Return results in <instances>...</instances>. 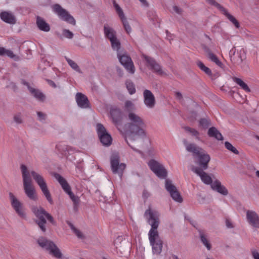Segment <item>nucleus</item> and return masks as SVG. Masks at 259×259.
<instances>
[{"label":"nucleus","mask_w":259,"mask_h":259,"mask_svg":"<svg viewBox=\"0 0 259 259\" xmlns=\"http://www.w3.org/2000/svg\"><path fill=\"white\" fill-rule=\"evenodd\" d=\"M20 168L23 179L24 190L26 196L30 200L33 201H36L37 199V194L33 185L32 180L31 178V176L39 187L48 202L50 204H53V201L44 178L34 170L29 171L26 166L24 164H22Z\"/></svg>","instance_id":"obj_1"},{"label":"nucleus","mask_w":259,"mask_h":259,"mask_svg":"<svg viewBox=\"0 0 259 259\" xmlns=\"http://www.w3.org/2000/svg\"><path fill=\"white\" fill-rule=\"evenodd\" d=\"M144 218L147 223L151 226L149 231L148 237L153 253L159 255L162 251V241L159 238L157 228L159 225V214L150 207L144 213Z\"/></svg>","instance_id":"obj_2"},{"label":"nucleus","mask_w":259,"mask_h":259,"mask_svg":"<svg viewBox=\"0 0 259 259\" xmlns=\"http://www.w3.org/2000/svg\"><path fill=\"white\" fill-rule=\"evenodd\" d=\"M128 119L131 123L128 125V131L125 133V138L127 144L135 151L143 155L141 151L135 149L129 143L130 141L136 140L138 137L145 135L143 127L144 123L142 119L134 113H129Z\"/></svg>","instance_id":"obj_3"},{"label":"nucleus","mask_w":259,"mask_h":259,"mask_svg":"<svg viewBox=\"0 0 259 259\" xmlns=\"http://www.w3.org/2000/svg\"><path fill=\"white\" fill-rule=\"evenodd\" d=\"M167 171L163 167V179H164V187L172 199L179 203L183 202V198L173 181L167 178Z\"/></svg>","instance_id":"obj_4"},{"label":"nucleus","mask_w":259,"mask_h":259,"mask_svg":"<svg viewBox=\"0 0 259 259\" xmlns=\"http://www.w3.org/2000/svg\"><path fill=\"white\" fill-rule=\"evenodd\" d=\"M31 210L36 217L38 219L37 224L43 231H46L45 225L46 224V219L52 224H54L55 222L53 217L45 210L40 206H32Z\"/></svg>","instance_id":"obj_5"},{"label":"nucleus","mask_w":259,"mask_h":259,"mask_svg":"<svg viewBox=\"0 0 259 259\" xmlns=\"http://www.w3.org/2000/svg\"><path fill=\"white\" fill-rule=\"evenodd\" d=\"M54 177L60 183L64 191L68 194L73 203L74 209H77L80 201L79 198L72 192L69 185L63 177L58 174H55Z\"/></svg>","instance_id":"obj_6"},{"label":"nucleus","mask_w":259,"mask_h":259,"mask_svg":"<svg viewBox=\"0 0 259 259\" xmlns=\"http://www.w3.org/2000/svg\"><path fill=\"white\" fill-rule=\"evenodd\" d=\"M38 244L43 248L49 251V253L57 258L62 257V253L58 247L51 241L41 237L38 239Z\"/></svg>","instance_id":"obj_7"},{"label":"nucleus","mask_w":259,"mask_h":259,"mask_svg":"<svg viewBox=\"0 0 259 259\" xmlns=\"http://www.w3.org/2000/svg\"><path fill=\"white\" fill-rule=\"evenodd\" d=\"M104 30L105 35L110 40L112 49L118 51L120 47V43L116 37L115 30L108 24L104 25Z\"/></svg>","instance_id":"obj_8"},{"label":"nucleus","mask_w":259,"mask_h":259,"mask_svg":"<svg viewBox=\"0 0 259 259\" xmlns=\"http://www.w3.org/2000/svg\"><path fill=\"white\" fill-rule=\"evenodd\" d=\"M11 204L19 217L25 218L26 212L23 203L11 192L9 193Z\"/></svg>","instance_id":"obj_9"},{"label":"nucleus","mask_w":259,"mask_h":259,"mask_svg":"<svg viewBox=\"0 0 259 259\" xmlns=\"http://www.w3.org/2000/svg\"><path fill=\"white\" fill-rule=\"evenodd\" d=\"M52 8L53 11L58 15L61 20L72 25L75 24L74 18L66 10L62 8L60 5L55 4L52 6Z\"/></svg>","instance_id":"obj_10"},{"label":"nucleus","mask_w":259,"mask_h":259,"mask_svg":"<svg viewBox=\"0 0 259 259\" xmlns=\"http://www.w3.org/2000/svg\"><path fill=\"white\" fill-rule=\"evenodd\" d=\"M97 131L100 140L103 145L107 146L110 145L112 143V139L110 135L107 132L106 128L102 124H97Z\"/></svg>","instance_id":"obj_11"},{"label":"nucleus","mask_w":259,"mask_h":259,"mask_svg":"<svg viewBox=\"0 0 259 259\" xmlns=\"http://www.w3.org/2000/svg\"><path fill=\"white\" fill-rule=\"evenodd\" d=\"M117 56L120 63L124 67L126 70L129 73L134 74L135 69L131 57L126 54L120 55L119 52H117Z\"/></svg>","instance_id":"obj_12"},{"label":"nucleus","mask_w":259,"mask_h":259,"mask_svg":"<svg viewBox=\"0 0 259 259\" xmlns=\"http://www.w3.org/2000/svg\"><path fill=\"white\" fill-rule=\"evenodd\" d=\"M119 157L118 154H113L112 155L110 159L111 169L114 173H118L120 177H121L123 170L125 168V164L124 163L119 164Z\"/></svg>","instance_id":"obj_13"},{"label":"nucleus","mask_w":259,"mask_h":259,"mask_svg":"<svg viewBox=\"0 0 259 259\" xmlns=\"http://www.w3.org/2000/svg\"><path fill=\"white\" fill-rule=\"evenodd\" d=\"M246 220L248 224L253 228L259 229V215L257 213L251 210H247L246 212Z\"/></svg>","instance_id":"obj_14"},{"label":"nucleus","mask_w":259,"mask_h":259,"mask_svg":"<svg viewBox=\"0 0 259 259\" xmlns=\"http://www.w3.org/2000/svg\"><path fill=\"white\" fill-rule=\"evenodd\" d=\"M191 170L198 175L200 177L201 181L205 184L211 185L213 183L211 177L209 176L208 174L204 171V169L192 165L191 166Z\"/></svg>","instance_id":"obj_15"},{"label":"nucleus","mask_w":259,"mask_h":259,"mask_svg":"<svg viewBox=\"0 0 259 259\" xmlns=\"http://www.w3.org/2000/svg\"><path fill=\"white\" fill-rule=\"evenodd\" d=\"M113 5L116 10V13H117L119 17L120 18L121 21H122V24L124 26V28L127 33H130L131 31V28L128 24V22L126 20L125 17L124 16V14L122 9L119 7V6L116 3L115 1L113 2Z\"/></svg>","instance_id":"obj_16"},{"label":"nucleus","mask_w":259,"mask_h":259,"mask_svg":"<svg viewBox=\"0 0 259 259\" xmlns=\"http://www.w3.org/2000/svg\"><path fill=\"white\" fill-rule=\"evenodd\" d=\"M110 114L113 123L118 128L122 117L121 111L116 107H113L110 109Z\"/></svg>","instance_id":"obj_17"},{"label":"nucleus","mask_w":259,"mask_h":259,"mask_svg":"<svg viewBox=\"0 0 259 259\" xmlns=\"http://www.w3.org/2000/svg\"><path fill=\"white\" fill-rule=\"evenodd\" d=\"M183 143L186 146L187 150L192 153L193 156L196 158L204 151L203 149L194 144L189 143L186 139L183 140Z\"/></svg>","instance_id":"obj_18"},{"label":"nucleus","mask_w":259,"mask_h":259,"mask_svg":"<svg viewBox=\"0 0 259 259\" xmlns=\"http://www.w3.org/2000/svg\"><path fill=\"white\" fill-rule=\"evenodd\" d=\"M143 96L145 105L149 108H153L155 104V100L152 92L148 90H145L143 92Z\"/></svg>","instance_id":"obj_19"},{"label":"nucleus","mask_w":259,"mask_h":259,"mask_svg":"<svg viewBox=\"0 0 259 259\" xmlns=\"http://www.w3.org/2000/svg\"><path fill=\"white\" fill-rule=\"evenodd\" d=\"M197 163L203 169H206L208 168V164L210 160V156L205 151L203 152L197 157Z\"/></svg>","instance_id":"obj_20"},{"label":"nucleus","mask_w":259,"mask_h":259,"mask_svg":"<svg viewBox=\"0 0 259 259\" xmlns=\"http://www.w3.org/2000/svg\"><path fill=\"white\" fill-rule=\"evenodd\" d=\"M148 165L150 169L159 178H162V165L157 161L151 159Z\"/></svg>","instance_id":"obj_21"},{"label":"nucleus","mask_w":259,"mask_h":259,"mask_svg":"<svg viewBox=\"0 0 259 259\" xmlns=\"http://www.w3.org/2000/svg\"><path fill=\"white\" fill-rule=\"evenodd\" d=\"M143 58L145 59L147 66L151 69L156 72H160L161 71L160 66L151 57L147 56L145 55H142Z\"/></svg>","instance_id":"obj_22"},{"label":"nucleus","mask_w":259,"mask_h":259,"mask_svg":"<svg viewBox=\"0 0 259 259\" xmlns=\"http://www.w3.org/2000/svg\"><path fill=\"white\" fill-rule=\"evenodd\" d=\"M75 99L78 106L80 108H86L89 107V101L84 95L80 93H77Z\"/></svg>","instance_id":"obj_23"},{"label":"nucleus","mask_w":259,"mask_h":259,"mask_svg":"<svg viewBox=\"0 0 259 259\" xmlns=\"http://www.w3.org/2000/svg\"><path fill=\"white\" fill-rule=\"evenodd\" d=\"M0 18L3 21L9 24H13L16 23L15 16L10 12H2L0 13Z\"/></svg>","instance_id":"obj_24"},{"label":"nucleus","mask_w":259,"mask_h":259,"mask_svg":"<svg viewBox=\"0 0 259 259\" xmlns=\"http://www.w3.org/2000/svg\"><path fill=\"white\" fill-rule=\"evenodd\" d=\"M211 188L223 195H227L228 194V190L218 180H215L211 185Z\"/></svg>","instance_id":"obj_25"},{"label":"nucleus","mask_w":259,"mask_h":259,"mask_svg":"<svg viewBox=\"0 0 259 259\" xmlns=\"http://www.w3.org/2000/svg\"><path fill=\"white\" fill-rule=\"evenodd\" d=\"M22 83L24 84L27 86L28 90H29L30 92L31 93V94L37 100L43 101L45 99V95L40 92L39 91L36 90L35 89H33L30 87L28 84V83L24 81H23Z\"/></svg>","instance_id":"obj_26"},{"label":"nucleus","mask_w":259,"mask_h":259,"mask_svg":"<svg viewBox=\"0 0 259 259\" xmlns=\"http://www.w3.org/2000/svg\"><path fill=\"white\" fill-rule=\"evenodd\" d=\"M36 24L38 28L42 31L48 32L50 30L49 25L40 17H37Z\"/></svg>","instance_id":"obj_27"},{"label":"nucleus","mask_w":259,"mask_h":259,"mask_svg":"<svg viewBox=\"0 0 259 259\" xmlns=\"http://www.w3.org/2000/svg\"><path fill=\"white\" fill-rule=\"evenodd\" d=\"M208 135L209 137H214L218 140H223L222 134L215 127H211L209 128Z\"/></svg>","instance_id":"obj_28"},{"label":"nucleus","mask_w":259,"mask_h":259,"mask_svg":"<svg viewBox=\"0 0 259 259\" xmlns=\"http://www.w3.org/2000/svg\"><path fill=\"white\" fill-rule=\"evenodd\" d=\"M206 53L207 54V57L212 62L215 63L217 65L220 67H222L223 64L219 60L218 58L213 53H212L211 51L209 49H205Z\"/></svg>","instance_id":"obj_29"},{"label":"nucleus","mask_w":259,"mask_h":259,"mask_svg":"<svg viewBox=\"0 0 259 259\" xmlns=\"http://www.w3.org/2000/svg\"><path fill=\"white\" fill-rule=\"evenodd\" d=\"M233 80L238 84L243 90L247 92H250V90L248 85L240 78L234 77H233Z\"/></svg>","instance_id":"obj_30"},{"label":"nucleus","mask_w":259,"mask_h":259,"mask_svg":"<svg viewBox=\"0 0 259 259\" xmlns=\"http://www.w3.org/2000/svg\"><path fill=\"white\" fill-rule=\"evenodd\" d=\"M196 64L202 71L204 72L208 76H211L212 72L211 70L207 67L205 66L201 61H197L196 62Z\"/></svg>","instance_id":"obj_31"},{"label":"nucleus","mask_w":259,"mask_h":259,"mask_svg":"<svg viewBox=\"0 0 259 259\" xmlns=\"http://www.w3.org/2000/svg\"><path fill=\"white\" fill-rule=\"evenodd\" d=\"M223 13L235 26L236 28H238L240 27L239 23L238 21L232 15L229 14L226 9L224 10Z\"/></svg>","instance_id":"obj_32"},{"label":"nucleus","mask_w":259,"mask_h":259,"mask_svg":"<svg viewBox=\"0 0 259 259\" xmlns=\"http://www.w3.org/2000/svg\"><path fill=\"white\" fill-rule=\"evenodd\" d=\"M200 237L201 239V241L202 242L203 244L206 246L208 250H210L211 248V245L209 243V241L207 239L205 234L202 232L200 231Z\"/></svg>","instance_id":"obj_33"},{"label":"nucleus","mask_w":259,"mask_h":259,"mask_svg":"<svg viewBox=\"0 0 259 259\" xmlns=\"http://www.w3.org/2000/svg\"><path fill=\"white\" fill-rule=\"evenodd\" d=\"M183 128L185 130L186 132L190 133L193 136H195L196 139L198 140L199 139V133L197 130H196L194 128L186 126H183Z\"/></svg>","instance_id":"obj_34"},{"label":"nucleus","mask_w":259,"mask_h":259,"mask_svg":"<svg viewBox=\"0 0 259 259\" xmlns=\"http://www.w3.org/2000/svg\"><path fill=\"white\" fill-rule=\"evenodd\" d=\"M126 87L130 93V94H134L136 92L135 85L133 82L131 80H127L125 82Z\"/></svg>","instance_id":"obj_35"},{"label":"nucleus","mask_w":259,"mask_h":259,"mask_svg":"<svg viewBox=\"0 0 259 259\" xmlns=\"http://www.w3.org/2000/svg\"><path fill=\"white\" fill-rule=\"evenodd\" d=\"M124 107L125 110L129 113H131L132 111L135 110V106L134 103L131 101H126Z\"/></svg>","instance_id":"obj_36"},{"label":"nucleus","mask_w":259,"mask_h":259,"mask_svg":"<svg viewBox=\"0 0 259 259\" xmlns=\"http://www.w3.org/2000/svg\"><path fill=\"white\" fill-rule=\"evenodd\" d=\"M66 60L68 64L73 69H74V70L78 72H81L79 66L74 61L67 58H66Z\"/></svg>","instance_id":"obj_37"},{"label":"nucleus","mask_w":259,"mask_h":259,"mask_svg":"<svg viewBox=\"0 0 259 259\" xmlns=\"http://www.w3.org/2000/svg\"><path fill=\"white\" fill-rule=\"evenodd\" d=\"M225 145L226 148L228 150L231 151L233 153H234L236 154H238L239 153L238 151L229 142H226L225 143Z\"/></svg>","instance_id":"obj_38"},{"label":"nucleus","mask_w":259,"mask_h":259,"mask_svg":"<svg viewBox=\"0 0 259 259\" xmlns=\"http://www.w3.org/2000/svg\"><path fill=\"white\" fill-rule=\"evenodd\" d=\"M206 1L210 5L215 6V7L218 8L219 10H220L222 12V13L223 12L224 10H225V9L224 8H223L219 4H218L217 2H215V0H206Z\"/></svg>","instance_id":"obj_39"},{"label":"nucleus","mask_w":259,"mask_h":259,"mask_svg":"<svg viewBox=\"0 0 259 259\" xmlns=\"http://www.w3.org/2000/svg\"><path fill=\"white\" fill-rule=\"evenodd\" d=\"M71 229L78 238L80 239L83 238L84 236L80 230H78L72 225L71 226Z\"/></svg>","instance_id":"obj_40"},{"label":"nucleus","mask_w":259,"mask_h":259,"mask_svg":"<svg viewBox=\"0 0 259 259\" xmlns=\"http://www.w3.org/2000/svg\"><path fill=\"white\" fill-rule=\"evenodd\" d=\"M209 121L205 118H202L199 120V125L204 128H206L209 126Z\"/></svg>","instance_id":"obj_41"},{"label":"nucleus","mask_w":259,"mask_h":259,"mask_svg":"<svg viewBox=\"0 0 259 259\" xmlns=\"http://www.w3.org/2000/svg\"><path fill=\"white\" fill-rule=\"evenodd\" d=\"M63 35L66 38H71L73 36V34L70 31L67 29H64L63 31Z\"/></svg>","instance_id":"obj_42"},{"label":"nucleus","mask_w":259,"mask_h":259,"mask_svg":"<svg viewBox=\"0 0 259 259\" xmlns=\"http://www.w3.org/2000/svg\"><path fill=\"white\" fill-rule=\"evenodd\" d=\"M148 15L149 17H150V19H151L154 23L155 21H157L156 15H155V12H151L148 14Z\"/></svg>","instance_id":"obj_43"},{"label":"nucleus","mask_w":259,"mask_h":259,"mask_svg":"<svg viewBox=\"0 0 259 259\" xmlns=\"http://www.w3.org/2000/svg\"><path fill=\"white\" fill-rule=\"evenodd\" d=\"M5 55H6L8 57H10L11 58H14L15 57V55L13 53V52L10 50H6V52L5 53Z\"/></svg>","instance_id":"obj_44"},{"label":"nucleus","mask_w":259,"mask_h":259,"mask_svg":"<svg viewBox=\"0 0 259 259\" xmlns=\"http://www.w3.org/2000/svg\"><path fill=\"white\" fill-rule=\"evenodd\" d=\"M251 254L254 259H259V252L256 250H252Z\"/></svg>","instance_id":"obj_45"},{"label":"nucleus","mask_w":259,"mask_h":259,"mask_svg":"<svg viewBox=\"0 0 259 259\" xmlns=\"http://www.w3.org/2000/svg\"><path fill=\"white\" fill-rule=\"evenodd\" d=\"M14 120L17 123H20L22 122L21 116L20 114H17L14 116Z\"/></svg>","instance_id":"obj_46"},{"label":"nucleus","mask_w":259,"mask_h":259,"mask_svg":"<svg viewBox=\"0 0 259 259\" xmlns=\"http://www.w3.org/2000/svg\"><path fill=\"white\" fill-rule=\"evenodd\" d=\"M175 96L177 98L178 100L179 101H182L183 100V95L180 92H176L175 93Z\"/></svg>","instance_id":"obj_47"},{"label":"nucleus","mask_w":259,"mask_h":259,"mask_svg":"<svg viewBox=\"0 0 259 259\" xmlns=\"http://www.w3.org/2000/svg\"><path fill=\"white\" fill-rule=\"evenodd\" d=\"M172 9L177 14H181L182 12V10L178 6H175L172 7Z\"/></svg>","instance_id":"obj_48"},{"label":"nucleus","mask_w":259,"mask_h":259,"mask_svg":"<svg viewBox=\"0 0 259 259\" xmlns=\"http://www.w3.org/2000/svg\"><path fill=\"white\" fill-rule=\"evenodd\" d=\"M37 115L40 120H43L45 119L46 115L41 112H37Z\"/></svg>","instance_id":"obj_49"},{"label":"nucleus","mask_w":259,"mask_h":259,"mask_svg":"<svg viewBox=\"0 0 259 259\" xmlns=\"http://www.w3.org/2000/svg\"><path fill=\"white\" fill-rule=\"evenodd\" d=\"M226 226L229 228H233V225L232 223L228 220H227L226 221Z\"/></svg>","instance_id":"obj_50"},{"label":"nucleus","mask_w":259,"mask_h":259,"mask_svg":"<svg viewBox=\"0 0 259 259\" xmlns=\"http://www.w3.org/2000/svg\"><path fill=\"white\" fill-rule=\"evenodd\" d=\"M236 52V48L235 47H234L230 52V57L231 58H232V55H234Z\"/></svg>","instance_id":"obj_51"},{"label":"nucleus","mask_w":259,"mask_h":259,"mask_svg":"<svg viewBox=\"0 0 259 259\" xmlns=\"http://www.w3.org/2000/svg\"><path fill=\"white\" fill-rule=\"evenodd\" d=\"M166 38L170 40L172 39L171 34L168 32V31H166Z\"/></svg>","instance_id":"obj_52"},{"label":"nucleus","mask_w":259,"mask_h":259,"mask_svg":"<svg viewBox=\"0 0 259 259\" xmlns=\"http://www.w3.org/2000/svg\"><path fill=\"white\" fill-rule=\"evenodd\" d=\"M6 52V49L4 48H0V55H5V53Z\"/></svg>","instance_id":"obj_53"},{"label":"nucleus","mask_w":259,"mask_h":259,"mask_svg":"<svg viewBox=\"0 0 259 259\" xmlns=\"http://www.w3.org/2000/svg\"><path fill=\"white\" fill-rule=\"evenodd\" d=\"M139 1H140L142 3V4L144 6H148V4H147V2L146 0H139Z\"/></svg>","instance_id":"obj_54"},{"label":"nucleus","mask_w":259,"mask_h":259,"mask_svg":"<svg viewBox=\"0 0 259 259\" xmlns=\"http://www.w3.org/2000/svg\"><path fill=\"white\" fill-rule=\"evenodd\" d=\"M239 56V58H240L239 63H241L242 62V61H243V59L241 58V53L240 54Z\"/></svg>","instance_id":"obj_55"},{"label":"nucleus","mask_w":259,"mask_h":259,"mask_svg":"<svg viewBox=\"0 0 259 259\" xmlns=\"http://www.w3.org/2000/svg\"><path fill=\"white\" fill-rule=\"evenodd\" d=\"M50 84H51V85H52L53 87H56V85H55V83H54V82H53V81H51V82Z\"/></svg>","instance_id":"obj_56"},{"label":"nucleus","mask_w":259,"mask_h":259,"mask_svg":"<svg viewBox=\"0 0 259 259\" xmlns=\"http://www.w3.org/2000/svg\"><path fill=\"white\" fill-rule=\"evenodd\" d=\"M255 174H256V176L259 178V170H257L256 172H255Z\"/></svg>","instance_id":"obj_57"},{"label":"nucleus","mask_w":259,"mask_h":259,"mask_svg":"<svg viewBox=\"0 0 259 259\" xmlns=\"http://www.w3.org/2000/svg\"><path fill=\"white\" fill-rule=\"evenodd\" d=\"M173 258L174 259H179L178 257L176 255H174L173 256Z\"/></svg>","instance_id":"obj_58"},{"label":"nucleus","mask_w":259,"mask_h":259,"mask_svg":"<svg viewBox=\"0 0 259 259\" xmlns=\"http://www.w3.org/2000/svg\"><path fill=\"white\" fill-rule=\"evenodd\" d=\"M193 115L195 117L196 116V113L194 112V113H193Z\"/></svg>","instance_id":"obj_59"},{"label":"nucleus","mask_w":259,"mask_h":259,"mask_svg":"<svg viewBox=\"0 0 259 259\" xmlns=\"http://www.w3.org/2000/svg\"><path fill=\"white\" fill-rule=\"evenodd\" d=\"M63 154H64L65 155H67V153L65 151L64 152H63Z\"/></svg>","instance_id":"obj_60"},{"label":"nucleus","mask_w":259,"mask_h":259,"mask_svg":"<svg viewBox=\"0 0 259 259\" xmlns=\"http://www.w3.org/2000/svg\"><path fill=\"white\" fill-rule=\"evenodd\" d=\"M69 148H70V147H66L65 148V149H66V150H67V151H69V149H68Z\"/></svg>","instance_id":"obj_61"},{"label":"nucleus","mask_w":259,"mask_h":259,"mask_svg":"<svg viewBox=\"0 0 259 259\" xmlns=\"http://www.w3.org/2000/svg\"><path fill=\"white\" fill-rule=\"evenodd\" d=\"M57 148H59V146H58V145H57ZM59 149V150H60V149Z\"/></svg>","instance_id":"obj_62"},{"label":"nucleus","mask_w":259,"mask_h":259,"mask_svg":"<svg viewBox=\"0 0 259 259\" xmlns=\"http://www.w3.org/2000/svg\"><path fill=\"white\" fill-rule=\"evenodd\" d=\"M256 138L259 140V137L258 136H257Z\"/></svg>","instance_id":"obj_63"}]
</instances>
